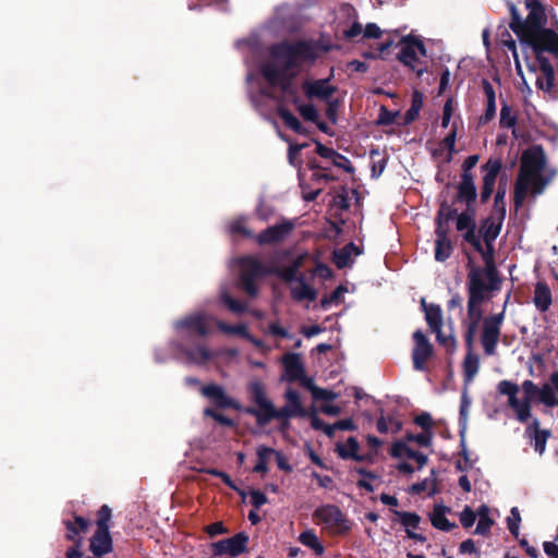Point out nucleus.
I'll return each instance as SVG.
<instances>
[{
  "instance_id": "774afa93",
  "label": "nucleus",
  "mask_w": 558,
  "mask_h": 558,
  "mask_svg": "<svg viewBox=\"0 0 558 558\" xmlns=\"http://www.w3.org/2000/svg\"><path fill=\"white\" fill-rule=\"evenodd\" d=\"M544 551L550 558H558V545L553 542H545L543 544Z\"/></svg>"
},
{
  "instance_id": "c756f323",
  "label": "nucleus",
  "mask_w": 558,
  "mask_h": 558,
  "mask_svg": "<svg viewBox=\"0 0 558 558\" xmlns=\"http://www.w3.org/2000/svg\"><path fill=\"white\" fill-rule=\"evenodd\" d=\"M533 302L539 312H546L553 302L550 289L547 284L538 282L534 290Z\"/></svg>"
},
{
  "instance_id": "69168bd1",
  "label": "nucleus",
  "mask_w": 558,
  "mask_h": 558,
  "mask_svg": "<svg viewBox=\"0 0 558 558\" xmlns=\"http://www.w3.org/2000/svg\"><path fill=\"white\" fill-rule=\"evenodd\" d=\"M477 161H478V156H476V155L469 156L462 165V169H463L462 174H472L471 170L476 166Z\"/></svg>"
},
{
  "instance_id": "58836bf2",
  "label": "nucleus",
  "mask_w": 558,
  "mask_h": 558,
  "mask_svg": "<svg viewBox=\"0 0 558 558\" xmlns=\"http://www.w3.org/2000/svg\"><path fill=\"white\" fill-rule=\"evenodd\" d=\"M256 453H257L258 461H257L256 465L254 466V471L258 472V473H264L268 470L267 463H268V460L271 457V454L275 453V450L269 447H266V446H259L257 448Z\"/></svg>"
},
{
  "instance_id": "8fccbe9b",
  "label": "nucleus",
  "mask_w": 558,
  "mask_h": 558,
  "mask_svg": "<svg viewBox=\"0 0 558 558\" xmlns=\"http://www.w3.org/2000/svg\"><path fill=\"white\" fill-rule=\"evenodd\" d=\"M111 518V509L108 506H102L98 511L97 529L109 530L108 522Z\"/></svg>"
},
{
  "instance_id": "423d86ee",
  "label": "nucleus",
  "mask_w": 558,
  "mask_h": 558,
  "mask_svg": "<svg viewBox=\"0 0 558 558\" xmlns=\"http://www.w3.org/2000/svg\"><path fill=\"white\" fill-rule=\"evenodd\" d=\"M246 80L248 84L250 96L255 107L262 110L264 100L275 101L278 107V113L283 120L284 124L296 133L303 132L302 123L284 107L289 102H281L279 98L271 97L269 95V85L264 82L262 76H256L250 69Z\"/></svg>"
},
{
  "instance_id": "052dcab7",
  "label": "nucleus",
  "mask_w": 558,
  "mask_h": 558,
  "mask_svg": "<svg viewBox=\"0 0 558 558\" xmlns=\"http://www.w3.org/2000/svg\"><path fill=\"white\" fill-rule=\"evenodd\" d=\"M268 332L274 337L288 338L289 332L286 328L279 325L277 322H272L268 325Z\"/></svg>"
},
{
  "instance_id": "1a4fd4ad",
  "label": "nucleus",
  "mask_w": 558,
  "mask_h": 558,
  "mask_svg": "<svg viewBox=\"0 0 558 558\" xmlns=\"http://www.w3.org/2000/svg\"><path fill=\"white\" fill-rule=\"evenodd\" d=\"M398 59L417 76H422L427 71L425 45L415 37H404L400 41Z\"/></svg>"
},
{
  "instance_id": "473e14b6",
  "label": "nucleus",
  "mask_w": 558,
  "mask_h": 558,
  "mask_svg": "<svg viewBox=\"0 0 558 558\" xmlns=\"http://www.w3.org/2000/svg\"><path fill=\"white\" fill-rule=\"evenodd\" d=\"M360 252L353 243H349L342 248L333 252V263L338 268H344L352 263L353 256L359 255Z\"/></svg>"
},
{
  "instance_id": "bf43d9fd",
  "label": "nucleus",
  "mask_w": 558,
  "mask_h": 558,
  "mask_svg": "<svg viewBox=\"0 0 558 558\" xmlns=\"http://www.w3.org/2000/svg\"><path fill=\"white\" fill-rule=\"evenodd\" d=\"M313 398L315 400L331 401V400H335L338 398V393H336L331 390H327V389H323V388L318 387L317 389H315V393H314Z\"/></svg>"
},
{
  "instance_id": "dca6fc26",
  "label": "nucleus",
  "mask_w": 558,
  "mask_h": 558,
  "mask_svg": "<svg viewBox=\"0 0 558 558\" xmlns=\"http://www.w3.org/2000/svg\"><path fill=\"white\" fill-rule=\"evenodd\" d=\"M413 339L415 343L412 351L413 367L416 371H425L426 362L433 354V347L421 330L413 333Z\"/></svg>"
},
{
  "instance_id": "aec40b11",
  "label": "nucleus",
  "mask_w": 558,
  "mask_h": 558,
  "mask_svg": "<svg viewBox=\"0 0 558 558\" xmlns=\"http://www.w3.org/2000/svg\"><path fill=\"white\" fill-rule=\"evenodd\" d=\"M457 229L464 232L463 238L466 242L472 244L476 250H481V241L475 233L474 211L472 209L466 208V211L458 216Z\"/></svg>"
},
{
  "instance_id": "864d4df0",
  "label": "nucleus",
  "mask_w": 558,
  "mask_h": 558,
  "mask_svg": "<svg viewBox=\"0 0 558 558\" xmlns=\"http://www.w3.org/2000/svg\"><path fill=\"white\" fill-rule=\"evenodd\" d=\"M229 230L232 234L241 233L246 236L252 235V233L248 230H246L243 218H238L233 220L229 226Z\"/></svg>"
},
{
  "instance_id": "49530a36",
  "label": "nucleus",
  "mask_w": 558,
  "mask_h": 558,
  "mask_svg": "<svg viewBox=\"0 0 558 558\" xmlns=\"http://www.w3.org/2000/svg\"><path fill=\"white\" fill-rule=\"evenodd\" d=\"M433 332L436 333V338H437V341L439 342V344L445 347L447 351H449V352L454 351L457 341L451 333L445 335L442 332L441 328H439L438 330H434Z\"/></svg>"
},
{
  "instance_id": "5701e85b",
  "label": "nucleus",
  "mask_w": 558,
  "mask_h": 558,
  "mask_svg": "<svg viewBox=\"0 0 558 558\" xmlns=\"http://www.w3.org/2000/svg\"><path fill=\"white\" fill-rule=\"evenodd\" d=\"M204 397L211 400L219 408H233L235 402L232 398L226 395L225 389L216 384H209L201 388Z\"/></svg>"
},
{
  "instance_id": "72a5a7b5",
  "label": "nucleus",
  "mask_w": 558,
  "mask_h": 558,
  "mask_svg": "<svg viewBox=\"0 0 558 558\" xmlns=\"http://www.w3.org/2000/svg\"><path fill=\"white\" fill-rule=\"evenodd\" d=\"M422 305L424 307L426 322H427L429 328L432 329V331L438 330L439 328H441L442 327L441 308L438 305H434V304L427 305L424 301H423Z\"/></svg>"
},
{
  "instance_id": "de8ad7c7",
  "label": "nucleus",
  "mask_w": 558,
  "mask_h": 558,
  "mask_svg": "<svg viewBox=\"0 0 558 558\" xmlns=\"http://www.w3.org/2000/svg\"><path fill=\"white\" fill-rule=\"evenodd\" d=\"M316 153L323 158L331 159L338 166H339V163L336 161V158L344 159L335 149L327 147L320 143H317V145H316Z\"/></svg>"
},
{
  "instance_id": "4468645a",
  "label": "nucleus",
  "mask_w": 558,
  "mask_h": 558,
  "mask_svg": "<svg viewBox=\"0 0 558 558\" xmlns=\"http://www.w3.org/2000/svg\"><path fill=\"white\" fill-rule=\"evenodd\" d=\"M247 542L248 536L241 532L232 537L214 543L211 548L215 556H229L233 558L246 550Z\"/></svg>"
},
{
  "instance_id": "680f3d73",
  "label": "nucleus",
  "mask_w": 558,
  "mask_h": 558,
  "mask_svg": "<svg viewBox=\"0 0 558 558\" xmlns=\"http://www.w3.org/2000/svg\"><path fill=\"white\" fill-rule=\"evenodd\" d=\"M380 35H381V29L375 23L366 24L365 28L363 29V37H365V38H379Z\"/></svg>"
},
{
  "instance_id": "e433bc0d",
  "label": "nucleus",
  "mask_w": 558,
  "mask_h": 558,
  "mask_svg": "<svg viewBox=\"0 0 558 558\" xmlns=\"http://www.w3.org/2000/svg\"><path fill=\"white\" fill-rule=\"evenodd\" d=\"M515 125L517 114L513 112L511 107L505 104L500 109V126L510 129L512 131V135L518 138L519 134L517 132Z\"/></svg>"
},
{
  "instance_id": "bb28decb",
  "label": "nucleus",
  "mask_w": 558,
  "mask_h": 558,
  "mask_svg": "<svg viewBox=\"0 0 558 558\" xmlns=\"http://www.w3.org/2000/svg\"><path fill=\"white\" fill-rule=\"evenodd\" d=\"M90 550L97 557L106 555L112 550V541L109 530H99L90 539Z\"/></svg>"
},
{
  "instance_id": "39448f33",
  "label": "nucleus",
  "mask_w": 558,
  "mask_h": 558,
  "mask_svg": "<svg viewBox=\"0 0 558 558\" xmlns=\"http://www.w3.org/2000/svg\"><path fill=\"white\" fill-rule=\"evenodd\" d=\"M556 175L555 169L546 162V156L541 146L525 149L520 159V171L514 186V204L523 205L527 196L536 197Z\"/></svg>"
},
{
  "instance_id": "f8f14e48",
  "label": "nucleus",
  "mask_w": 558,
  "mask_h": 558,
  "mask_svg": "<svg viewBox=\"0 0 558 558\" xmlns=\"http://www.w3.org/2000/svg\"><path fill=\"white\" fill-rule=\"evenodd\" d=\"M314 519L318 525L331 533H340L348 529L342 512L332 505L318 507L314 512Z\"/></svg>"
},
{
  "instance_id": "7ed1b4c3",
  "label": "nucleus",
  "mask_w": 558,
  "mask_h": 558,
  "mask_svg": "<svg viewBox=\"0 0 558 558\" xmlns=\"http://www.w3.org/2000/svg\"><path fill=\"white\" fill-rule=\"evenodd\" d=\"M308 254L299 255L291 265L281 269L274 267H266L262 262L253 256H245L236 260L240 281L244 291L251 296L257 294V287L255 279L263 277L267 274H277L281 279L290 283V291L292 298L298 301H314L317 296L315 289L305 282L304 275H299V269L303 266L304 260Z\"/></svg>"
},
{
  "instance_id": "f3484780",
  "label": "nucleus",
  "mask_w": 558,
  "mask_h": 558,
  "mask_svg": "<svg viewBox=\"0 0 558 558\" xmlns=\"http://www.w3.org/2000/svg\"><path fill=\"white\" fill-rule=\"evenodd\" d=\"M294 229V223L290 220L283 219L281 222L271 226L264 230L257 236V242L260 245L278 244L286 240Z\"/></svg>"
},
{
  "instance_id": "0eeeda50",
  "label": "nucleus",
  "mask_w": 558,
  "mask_h": 558,
  "mask_svg": "<svg viewBox=\"0 0 558 558\" xmlns=\"http://www.w3.org/2000/svg\"><path fill=\"white\" fill-rule=\"evenodd\" d=\"M522 389L525 396L519 399L520 387L517 384L505 379L497 385V391L508 397V405L515 413L517 420L526 423L532 416L531 400L538 393L539 388L532 380L526 379L522 383Z\"/></svg>"
},
{
  "instance_id": "5fc2aeb1",
  "label": "nucleus",
  "mask_w": 558,
  "mask_h": 558,
  "mask_svg": "<svg viewBox=\"0 0 558 558\" xmlns=\"http://www.w3.org/2000/svg\"><path fill=\"white\" fill-rule=\"evenodd\" d=\"M505 45L512 52L518 74L524 80V76L522 73V65H521L519 53L517 51V45H515L514 40L505 41Z\"/></svg>"
},
{
  "instance_id": "4be33fe9",
  "label": "nucleus",
  "mask_w": 558,
  "mask_h": 558,
  "mask_svg": "<svg viewBox=\"0 0 558 558\" xmlns=\"http://www.w3.org/2000/svg\"><path fill=\"white\" fill-rule=\"evenodd\" d=\"M390 453L395 458L408 459L415 462L417 470L422 469L427 462V457L424 453L410 448L409 445L403 441H396L391 446Z\"/></svg>"
},
{
  "instance_id": "c03bdc74",
  "label": "nucleus",
  "mask_w": 558,
  "mask_h": 558,
  "mask_svg": "<svg viewBox=\"0 0 558 558\" xmlns=\"http://www.w3.org/2000/svg\"><path fill=\"white\" fill-rule=\"evenodd\" d=\"M556 389L550 384H544L538 390V399L546 407H554Z\"/></svg>"
},
{
  "instance_id": "2f4dec72",
  "label": "nucleus",
  "mask_w": 558,
  "mask_h": 558,
  "mask_svg": "<svg viewBox=\"0 0 558 558\" xmlns=\"http://www.w3.org/2000/svg\"><path fill=\"white\" fill-rule=\"evenodd\" d=\"M500 232V226L496 225L493 221H486L485 225L481 229L482 238L486 244V252H483V254H486L487 256H492L494 254V242L497 239L498 234Z\"/></svg>"
},
{
  "instance_id": "412c9836",
  "label": "nucleus",
  "mask_w": 558,
  "mask_h": 558,
  "mask_svg": "<svg viewBox=\"0 0 558 558\" xmlns=\"http://www.w3.org/2000/svg\"><path fill=\"white\" fill-rule=\"evenodd\" d=\"M476 186L472 174H461V181L457 187V199L472 209L476 201Z\"/></svg>"
},
{
  "instance_id": "79ce46f5",
  "label": "nucleus",
  "mask_w": 558,
  "mask_h": 558,
  "mask_svg": "<svg viewBox=\"0 0 558 558\" xmlns=\"http://www.w3.org/2000/svg\"><path fill=\"white\" fill-rule=\"evenodd\" d=\"M377 429L380 433H397L401 429V423L392 416H380L377 422Z\"/></svg>"
},
{
  "instance_id": "c9c22d12",
  "label": "nucleus",
  "mask_w": 558,
  "mask_h": 558,
  "mask_svg": "<svg viewBox=\"0 0 558 558\" xmlns=\"http://www.w3.org/2000/svg\"><path fill=\"white\" fill-rule=\"evenodd\" d=\"M299 542L302 545L313 549L316 555L324 554L325 548L313 530H306L301 533L299 536Z\"/></svg>"
},
{
  "instance_id": "a878e982",
  "label": "nucleus",
  "mask_w": 558,
  "mask_h": 558,
  "mask_svg": "<svg viewBox=\"0 0 558 558\" xmlns=\"http://www.w3.org/2000/svg\"><path fill=\"white\" fill-rule=\"evenodd\" d=\"M336 452L341 459L363 461L365 457L360 453V444L355 437L336 444Z\"/></svg>"
},
{
  "instance_id": "37998d69",
  "label": "nucleus",
  "mask_w": 558,
  "mask_h": 558,
  "mask_svg": "<svg viewBox=\"0 0 558 558\" xmlns=\"http://www.w3.org/2000/svg\"><path fill=\"white\" fill-rule=\"evenodd\" d=\"M220 300L228 306V308L236 314L243 313L246 311V305L229 295L225 288L220 291Z\"/></svg>"
},
{
  "instance_id": "a19ab883",
  "label": "nucleus",
  "mask_w": 558,
  "mask_h": 558,
  "mask_svg": "<svg viewBox=\"0 0 558 558\" xmlns=\"http://www.w3.org/2000/svg\"><path fill=\"white\" fill-rule=\"evenodd\" d=\"M215 324L218 329L227 335H236L245 338L247 336V327L244 324L229 325L222 320L215 319Z\"/></svg>"
},
{
  "instance_id": "4d7b16f0",
  "label": "nucleus",
  "mask_w": 558,
  "mask_h": 558,
  "mask_svg": "<svg viewBox=\"0 0 558 558\" xmlns=\"http://www.w3.org/2000/svg\"><path fill=\"white\" fill-rule=\"evenodd\" d=\"M250 501L255 508H259L263 505L267 504V496L260 490H252L250 493Z\"/></svg>"
},
{
  "instance_id": "2eb2a0df",
  "label": "nucleus",
  "mask_w": 558,
  "mask_h": 558,
  "mask_svg": "<svg viewBox=\"0 0 558 558\" xmlns=\"http://www.w3.org/2000/svg\"><path fill=\"white\" fill-rule=\"evenodd\" d=\"M189 342L175 343V348L185 360L194 365L203 366L216 356V352L210 350L206 344L198 343L195 345H186Z\"/></svg>"
},
{
  "instance_id": "9b49d317",
  "label": "nucleus",
  "mask_w": 558,
  "mask_h": 558,
  "mask_svg": "<svg viewBox=\"0 0 558 558\" xmlns=\"http://www.w3.org/2000/svg\"><path fill=\"white\" fill-rule=\"evenodd\" d=\"M252 400L257 404V409L247 410L248 413L256 417L260 425H266L270 422V414L274 408L272 402L267 398L264 385L258 381H252L248 386Z\"/></svg>"
},
{
  "instance_id": "cd10ccee",
  "label": "nucleus",
  "mask_w": 558,
  "mask_h": 558,
  "mask_svg": "<svg viewBox=\"0 0 558 558\" xmlns=\"http://www.w3.org/2000/svg\"><path fill=\"white\" fill-rule=\"evenodd\" d=\"M452 246L441 223L436 229L435 259L445 262L451 255Z\"/></svg>"
},
{
  "instance_id": "c85d7f7f",
  "label": "nucleus",
  "mask_w": 558,
  "mask_h": 558,
  "mask_svg": "<svg viewBox=\"0 0 558 558\" xmlns=\"http://www.w3.org/2000/svg\"><path fill=\"white\" fill-rule=\"evenodd\" d=\"M450 509L444 505H435L432 513L429 514V519L432 525L440 531L449 532L453 527H456V523L450 522L446 514Z\"/></svg>"
},
{
  "instance_id": "338daca9",
  "label": "nucleus",
  "mask_w": 558,
  "mask_h": 558,
  "mask_svg": "<svg viewBox=\"0 0 558 558\" xmlns=\"http://www.w3.org/2000/svg\"><path fill=\"white\" fill-rule=\"evenodd\" d=\"M415 423L427 432L432 426V417L429 414L423 413L416 416Z\"/></svg>"
},
{
  "instance_id": "f03ea898",
  "label": "nucleus",
  "mask_w": 558,
  "mask_h": 558,
  "mask_svg": "<svg viewBox=\"0 0 558 558\" xmlns=\"http://www.w3.org/2000/svg\"><path fill=\"white\" fill-rule=\"evenodd\" d=\"M530 10L523 22L514 5H511L512 20L510 28L520 40L523 58L530 72H541L536 76V83L543 90H550L554 86V69L544 57L545 51L558 57V35L545 27L546 19L544 8L537 0H526Z\"/></svg>"
},
{
  "instance_id": "e2e57ef3",
  "label": "nucleus",
  "mask_w": 558,
  "mask_h": 558,
  "mask_svg": "<svg viewBox=\"0 0 558 558\" xmlns=\"http://www.w3.org/2000/svg\"><path fill=\"white\" fill-rule=\"evenodd\" d=\"M363 34V27L359 22H354L348 29L343 31V36L348 39H353Z\"/></svg>"
},
{
  "instance_id": "7c9ffc66",
  "label": "nucleus",
  "mask_w": 558,
  "mask_h": 558,
  "mask_svg": "<svg viewBox=\"0 0 558 558\" xmlns=\"http://www.w3.org/2000/svg\"><path fill=\"white\" fill-rule=\"evenodd\" d=\"M284 373L288 380H298L304 374L302 363L296 354H288L283 359Z\"/></svg>"
},
{
  "instance_id": "603ef678",
  "label": "nucleus",
  "mask_w": 558,
  "mask_h": 558,
  "mask_svg": "<svg viewBox=\"0 0 558 558\" xmlns=\"http://www.w3.org/2000/svg\"><path fill=\"white\" fill-rule=\"evenodd\" d=\"M456 137H457V129H456V123H453L452 130L442 140V146L446 149H448L449 158H451L452 154L454 153Z\"/></svg>"
},
{
  "instance_id": "f704fd0d",
  "label": "nucleus",
  "mask_w": 558,
  "mask_h": 558,
  "mask_svg": "<svg viewBox=\"0 0 558 558\" xmlns=\"http://www.w3.org/2000/svg\"><path fill=\"white\" fill-rule=\"evenodd\" d=\"M478 522L475 527V533L478 535H487L494 524V521L489 518V508L486 505H482L477 510Z\"/></svg>"
},
{
  "instance_id": "9d476101",
  "label": "nucleus",
  "mask_w": 558,
  "mask_h": 558,
  "mask_svg": "<svg viewBox=\"0 0 558 558\" xmlns=\"http://www.w3.org/2000/svg\"><path fill=\"white\" fill-rule=\"evenodd\" d=\"M504 319L505 310L499 314L487 316L483 319L481 342L486 355L490 356L496 353Z\"/></svg>"
},
{
  "instance_id": "6e6552de",
  "label": "nucleus",
  "mask_w": 558,
  "mask_h": 558,
  "mask_svg": "<svg viewBox=\"0 0 558 558\" xmlns=\"http://www.w3.org/2000/svg\"><path fill=\"white\" fill-rule=\"evenodd\" d=\"M211 323H215V318L205 311L199 310L175 320L173 327L181 342H191L193 335L206 337L210 331L209 326Z\"/></svg>"
},
{
  "instance_id": "13d9d810",
  "label": "nucleus",
  "mask_w": 558,
  "mask_h": 558,
  "mask_svg": "<svg viewBox=\"0 0 558 558\" xmlns=\"http://www.w3.org/2000/svg\"><path fill=\"white\" fill-rule=\"evenodd\" d=\"M408 439L417 442L420 446L428 447L432 441V435L425 430L418 435H409Z\"/></svg>"
},
{
  "instance_id": "6e6d98bb",
  "label": "nucleus",
  "mask_w": 558,
  "mask_h": 558,
  "mask_svg": "<svg viewBox=\"0 0 558 558\" xmlns=\"http://www.w3.org/2000/svg\"><path fill=\"white\" fill-rule=\"evenodd\" d=\"M453 113V101L452 99H448L442 109V118H441V126L447 128L450 123L451 117Z\"/></svg>"
},
{
  "instance_id": "ea45409f",
  "label": "nucleus",
  "mask_w": 558,
  "mask_h": 558,
  "mask_svg": "<svg viewBox=\"0 0 558 558\" xmlns=\"http://www.w3.org/2000/svg\"><path fill=\"white\" fill-rule=\"evenodd\" d=\"M423 107V95L418 92H414L412 95V101L410 109L405 112L404 120L407 123L414 121Z\"/></svg>"
},
{
  "instance_id": "6ab92c4d",
  "label": "nucleus",
  "mask_w": 558,
  "mask_h": 558,
  "mask_svg": "<svg viewBox=\"0 0 558 558\" xmlns=\"http://www.w3.org/2000/svg\"><path fill=\"white\" fill-rule=\"evenodd\" d=\"M302 89L307 98L323 100H327L336 92V87L330 84L329 78L305 80Z\"/></svg>"
},
{
  "instance_id": "b1692460",
  "label": "nucleus",
  "mask_w": 558,
  "mask_h": 558,
  "mask_svg": "<svg viewBox=\"0 0 558 558\" xmlns=\"http://www.w3.org/2000/svg\"><path fill=\"white\" fill-rule=\"evenodd\" d=\"M525 435L533 440L535 451L539 454L544 453L550 433L547 429L539 428V421L537 418H533L531 424L527 425Z\"/></svg>"
},
{
  "instance_id": "ddd939ff",
  "label": "nucleus",
  "mask_w": 558,
  "mask_h": 558,
  "mask_svg": "<svg viewBox=\"0 0 558 558\" xmlns=\"http://www.w3.org/2000/svg\"><path fill=\"white\" fill-rule=\"evenodd\" d=\"M286 405L281 409L272 408L270 414V421L274 418H291L294 416H307V411L303 408L300 399V395L296 390L289 388L284 393Z\"/></svg>"
},
{
  "instance_id": "4c0bfd02",
  "label": "nucleus",
  "mask_w": 558,
  "mask_h": 558,
  "mask_svg": "<svg viewBox=\"0 0 558 558\" xmlns=\"http://www.w3.org/2000/svg\"><path fill=\"white\" fill-rule=\"evenodd\" d=\"M395 514L400 519V522L407 527V533L410 538H418L417 535L411 532V529H416L420 523V517L412 512L395 511Z\"/></svg>"
},
{
  "instance_id": "0e129e2a",
  "label": "nucleus",
  "mask_w": 558,
  "mask_h": 558,
  "mask_svg": "<svg viewBox=\"0 0 558 558\" xmlns=\"http://www.w3.org/2000/svg\"><path fill=\"white\" fill-rule=\"evenodd\" d=\"M305 147V145H293V144H290L289 146V151H288V158H289V161L291 165L295 166L298 163V156L300 154V151L302 150V148Z\"/></svg>"
},
{
  "instance_id": "f257e3e1",
  "label": "nucleus",
  "mask_w": 558,
  "mask_h": 558,
  "mask_svg": "<svg viewBox=\"0 0 558 558\" xmlns=\"http://www.w3.org/2000/svg\"><path fill=\"white\" fill-rule=\"evenodd\" d=\"M328 50L316 40L283 41L271 47L269 60L259 66L262 78L269 85V95L295 105L300 114L311 122L317 120V110L311 104L301 102L294 77L304 65H312Z\"/></svg>"
},
{
  "instance_id": "a211bd4d",
  "label": "nucleus",
  "mask_w": 558,
  "mask_h": 558,
  "mask_svg": "<svg viewBox=\"0 0 558 558\" xmlns=\"http://www.w3.org/2000/svg\"><path fill=\"white\" fill-rule=\"evenodd\" d=\"M502 163L499 159H489L482 168L484 171L483 187L481 192L482 202H487L494 191L496 179L501 170Z\"/></svg>"
},
{
  "instance_id": "3c124183",
  "label": "nucleus",
  "mask_w": 558,
  "mask_h": 558,
  "mask_svg": "<svg viewBox=\"0 0 558 558\" xmlns=\"http://www.w3.org/2000/svg\"><path fill=\"white\" fill-rule=\"evenodd\" d=\"M476 520V513L470 508L465 507L463 511L460 513V522L463 527H471Z\"/></svg>"
},
{
  "instance_id": "a18cd8bd",
  "label": "nucleus",
  "mask_w": 558,
  "mask_h": 558,
  "mask_svg": "<svg viewBox=\"0 0 558 558\" xmlns=\"http://www.w3.org/2000/svg\"><path fill=\"white\" fill-rule=\"evenodd\" d=\"M521 517L517 507L511 508L510 515L507 518V527L510 533L518 537L520 529Z\"/></svg>"
},
{
  "instance_id": "20e7f679",
  "label": "nucleus",
  "mask_w": 558,
  "mask_h": 558,
  "mask_svg": "<svg viewBox=\"0 0 558 558\" xmlns=\"http://www.w3.org/2000/svg\"><path fill=\"white\" fill-rule=\"evenodd\" d=\"M485 267L469 266L468 274V342L471 344L483 318L482 304L500 290V278L492 256L483 254Z\"/></svg>"
},
{
  "instance_id": "393cba45",
  "label": "nucleus",
  "mask_w": 558,
  "mask_h": 558,
  "mask_svg": "<svg viewBox=\"0 0 558 558\" xmlns=\"http://www.w3.org/2000/svg\"><path fill=\"white\" fill-rule=\"evenodd\" d=\"M475 336L472 339L471 344L468 342V330L465 331V343L468 347V354L463 361V374L465 384H470L480 369V357L473 353V344H474Z\"/></svg>"
},
{
  "instance_id": "09e8293b",
  "label": "nucleus",
  "mask_w": 558,
  "mask_h": 558,
  "mask_svg": "<svg viewBox=\"0 0 558 558\" xmlns=\"http://www.w3.org/2000/svg\"><path fill=\"white\" fill-rule=\"evenodd\" d=\"M347 292V289L342 286L338 287L335 291H332L328 296L324 298L322 300V306L324 308L335 304L339 303L342 295Z\"/></svg>"
}]
</instances>
